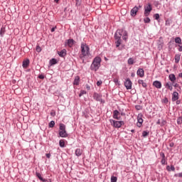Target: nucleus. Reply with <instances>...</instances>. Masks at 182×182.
Instances as JSON below:
<instances>
[{"mask_svg":"<svg viewBox=\"0 0 182 182\" xmlns=\"http://www.w3.org/2000/svg\"><path fill=\"white\" fill-rule=\"evenodd\" d=\"M122 36L124 41H127V31L119 29L117 30L114 34V41L117 48H119L122 45Z\"/></svg>","mask_w":182,"mask_h":182,"instance_id":"1","label":"nucleus"},{"mask_svg":"<svg viewBox=\"0 0 182 182\" xmlns=\"http://www.w3.org/2000/svg\"><path fill=\"white\" fill-rule=\"evenodd\" d=\"M80 48H81V54L80 55V58L81 59H83L84 58H86L90 55V48H89V46H87V44L83 43L81 44Z\"/></svg>","mask_w":182,"mask_h":182,"instance_id":"2","label":"nucleus"},{"mask_svg":"<svg viewBox=\"0 0 182 182\" xmlns=\"http://www.w3.org/2000/svg\"><path fill=\"white\" fill-rule=\"evenodd\" d=\"M100 63H102V58L100 57H95L90 66L91 70L97 72L100 68Z\"/></svg>","mask_w":182,"mask_h":182,"instance_id":"3","label":"nucleus"},{"mask_svg":"<svg viewBox=\"0 0 182 182\" xmlns=\"http://www.w3.org/2000/svg\"><path fill=\"white\" fill-rule=\"evenodd\" d=\"M109 123L115 129H120L124 124V121H116L114 119H109Z\"/></svg>","mask_w":182,"mask_h":182,"instance_id":"4","label":"nucleus"},{"mask_svg":"<svg viewBox=\"0 0 182 182\" xmlns=\"http://www.w3.org/2000/svg\"><path fill=\"white\" fill-rule=\"evenodd\" d=\"M60 131L59 136L60 137L66 138L68 137V132H66V125L65 124H60Z\"/></svg>","mask_w":182,"mask_h":182,"instance_id":"5","label":"nucleus"},{"mask_svg":"<svg viewBox=\"0 0 182 182\" xmlns=\"http://www.w3.org/2000/svg\"><path fill=\"white\" fill-rule=\"evenodd\" d=\"M151 11H153V7L151 6V4L150 3H148L146 6H144V16H149Z\"/></svg>","mask_w":182,"mask_h":182,"instance_id":"6","label":"nucleus"},{"mask_svg":"<svg viewBox=\"0 0 182 182\" xmlns=\"http://www.w3.org/2000/svg\"><path fill=\"white\" fill-rule=\"evenodd\" d=\"M137 123L136 126L137 127H141L143 126V115L139 114L137 117Z\"/></svg>","mask_w":182,"mask_h":182,"instance_id":"7","label":"nucleus"},{"mask_svg":"<svg viewBox=\"0 0 182 182\" xmlns=\"http://www.w3.org/2000/svg\"><path fill=\"white\" fill-rule=\"evenodd\" d=\"M124 86L127 90H130L132 89V80L127 78L124 82Z\"/></svg>","mask_w":182,"mask_h":182,"instance_id":"8","label":"nucleus"},{"mask_svg":"<svg viewBox=\"0 0 182 182\" xmlns=\"http://www.w3.org/2000/svg\"><path fill=\"white\" fill-rule=\"evenodd\" d=\"M120 112H119L117 110H114L113 112V119H115L116 120H120L121 117Z\"/></svg>","mask_w":182,"mask_h":182,"instance_id":"9","label":"nucleus"},{"mask_svg":"<svg viewBox=\"0 0 182 182\" xmlns=\"http://www.w3.org/2000/svg\"><path fill=\"white\" fill-rule=\"evenodd\" d=\"M139 11V7L134 6L132 10H131V15L132 16H136L137 15V12Z\"/></svg>","mask_w":182,"mask_h":182,"instance_id":"10","label":"nucleus"},{"mask_svg":"<svg viewBox=\"0 0 182 182\" xmlns=\"http://www.w3.org/2000/svg\"><path fill=\"white\" fill-rule=\"evenodd\" d=\"M136 74L139 77H143L144 76V70L143 68L138 69Z\"/></svg>","mask_w":182,"mask_h":182,"instance_id":"11","label":"nucleus"},{"mask_svg":"<svg viewBox=\"0 0 182 182\" xmlns=\"http://www.w3.org/2000/svg\"><path fill=\"white\" fill-rule=\"evenodd\" d=\"M153 86L156 87V89H161V82L160 81L156 80L153 82Z\"/></svg>","mask_w":182,"mask_h":182,"instance_id":"12","label":"nucleus"},{"mask_svg":"<svg viewBox=\"0 0 182 182\" xmlns=\"http://www.w3.org/2000/svg\"><path fill=\"white\" fill-rule=\"evenodd\" d=\"M163 45H164V43L163 42V38H159V42H158V48L159 49H163Z\"/></svg>","mask_w":182,"mask_h":182,"instance_id":"13","label":"nucleus"},{"mask_svg":"<svg viewBox=\"0 0 182 182\" xmlns=\"http://www.w3.org/2000/svg\"><path fill=\"white\" fill-rule=\"evenodd\" d=\"M29 63H30L29 59L23 60L22 64L23 68L24 69H26L29 66Z\"/></svg>","mask_w":182,"mask_h":182,"instance_id":"14","label":"nucleus"},{"mask_svg":"<svg viewBox=\"0 0 182 182\" xmlns=\"http://www.w3.org/2000/svg\"><path fill=\"white\" fill-rule=\"evenodd\" d=\"M36 177H38V178H39V180H41V181H43V182L48 181V180H46L42 177V175L39 172H36Z\"/></svg>","mask_w":182,"mask_h":182,"instance_id":"15","label":"nucleus"},{"mask_svg":"<svg viewBox=\"0 0 182 182\" xmlns=\"http://www.w3.org/2000/svg\"><path fill=\"white\" fill-rule=\"evenodd\" d=\"M168 79L169 80H171V82H172V83H174L177 78L176 77V75L174 74H170L168 75Z\"/></svg>","mask_w":182,"mask_h":182,"instance_id":"16","label":"nucleus"},{"mask_svg":"<svg viewBox=\"0 0 182 182\" xmlns=\"http://www.w3.org/2000/svg\"><path fill=\"white\" fill-rule=\"evenodd\" d=\"M172 100L173 102H176V100H178V92H174L173 93Z\"/></svg>","mask_w":182,"mask_h":182,"instance_id":"17","label":"nucleus"},{"mask_svg":"<svg viewBox=\"0 0 182 182\" xmlns=\"http://www.w3.org/2000/svg\"><path fill=\"white\" fill-rule=\"evenodd\" d=\"M58 55L60 56V58H65V56H66V49H63L58 52Z\"/></svg>","mask_w":182,"mask_h":182,"instance_id":"18","label":"nucleus"},{"mask_svg":"<svg viewBox=\"0 0 182 182\" xmlns=\"http://www.w3.org/2000/svg\"><path fill=\"white\" fill-rule=\"evenodd\" d=\"M165 87L169 90H173V85L171 82H168L165 84Z\"/></svg>","mask_w":182,"mask_h":182,"instance_id":"19","label":"nucleus"},{"mask_svg":"<svg viewBox=\"0 0 182 182\" xmlns=\"http://www.w3.org/2000/svg\"><path fill=\"white\" fill-rule=\"evenodd\" d=\"M80 82V77L79 76H76L75 77L73 85H75L76 86H77Z\"/></svg>","mask_w":182,"mask_h":182,"instance_id":"20","label":"nucleus"},{"mask_svg":"<svg viewBox=\"0 0 182 182\" xmlns=\"http://www.w3.org/2000/svg\"><path fill=\"white\" fill-rule=\"evenodd\" d=\"M82 153H83V151H82V149H77L75 150V155L77 157H80V156H82Z\"/></svg>","mask_w":182,"mask_h":182,"instance_id":"21","label":"nucleus"},{"mask_svg":"<svg viewBox=\"0 0 182 182\" xmlns=\"http://www.w3.org/2000/svg\"><path fill=\"white\" fill-rule=\"evenodd\" d=\"M138 83L139 85H141L142 87H147V84L143 80H139Z\"/></svg>","mask_w":182,"mask_h":182,"instance_id":"22","label":"nucleus"},{"mask_svg":"<svg viewBox=\"0 0 182 182\" xmlns=\"http://www.w3.org/2000/svg\"><path fill=\"white\" fill-rule=\"evenodd\" d=\"M93 97L95 100H97V102H100V95L97 93H94Z\"/></svg>","mask_w":182,"mask_h":182,"instance_id":"23","label":"nucleus"},{"mask_svg":"<svg viewBox=\"0 0 182 182\" xmlns=\"http://www.w3.org/2000/svg\"><path fill=\"white\" fill-rule=\"evenodd\" d=\"M166 170L168 171H176V168L174 167V166H171V167H170V166H168L166 167Z\"/></svg>","mask_w":182,"mask_h":182,"instance_id":"24","label":"nucleus"},{"mask_svg":"<svg viewBox=\"0 0 182 182\" xmlns=\"http://www.w3.org/2000/svg\"><path fill=\"white\" fill-rule=\"evenodd\" d=\"M178 62H180V55L179 54H176L175 55V63H178Z\"/></svg>","mask_w":182,"mask_h":182,"instance_id":"25","label":"nucleus"},{"mask_svg":"<svg viewBox=\"0 0 182 182\" xmlns=\"http://www.w3.org/2000/svg\"><path fill=\"white\" fill-rule=\"evenodd\" d=\"M68 46L72 47L73 46V39H69L68 41Z\"/></svg>","mask_w":182,"mask_h":182,"instance_id":"26","label":"nucleus"},{"mask_svg":"<svg viewBox=\"0 0 182 182\" xmlns=\"http://www.w3.org/2000/svg\"><path fill=\"white\" fill-rule=\"evenodd\" d=\"M144 23H150L151 22L150 18L146 16V18H144Z\"/></svg>","mask_w":182,"mask_h":182,"instance_id":"27","label":"nucleus"},{"mask_svg":"<svg viewBox=\"0 0 182 182\" xmlns=\"http://www.w3.org/2000/svg\"><path fill=\"white\" fill-rule=\"evenodd\" d=\"M134 63V60L132 58L128 59V65H133Z\"/></svg>","mask_w":182,"mask_h":182,"instance_id":"28","label":"nucleus"},{"mask_svg":"<svg viewBox=\"0 0 182 182\" xmlns=\"http://www.w3.org/2000/svg\"><path fill=\"white\" fill-rule=\"evenodd\" d=\"M175 42L176 43H178V44L181 43V38L180 37H176L175 38Z\"/></svg>","mask_w":182,"mask_h":182,"instance_id":"29","label":"nucleus"},{"mask_svg":"<svg viewBox=\"0 0 182 182\" xmlns=\"http://www.w3.org/2000/svg\"><path fill=\"white\" fill-rule=\"evenodd\" d=\"M59 144H60V146L65 147V140L63 139L60 140Z\"/></svg>","mask_w":182,"mask_h":182,"instance_id":"30","label":"nucleus"},{"mask_svg":"<svg viewBox=\"0 0 182 182\" xmlns=\"http://www.w3.org/2000/svg\"><path fill=\"white\" fill-rule=\"evenodd\" d=\"M0 35H1V36H4V35H5V28H1Z\"/></svg>","mask_w":182,"mask_h":182,"instance_id":"31","label":"nucleus"},{"mask_svg":"<svg viewBox=\"0 0 182 182\" xmlns=\"http://www.w3.org/2000/svg\"><path fill=\"white\" fill-rule=\"evenodd\" d=\"M51 65H56L58 63V61H56V59L53 58L50 60Z\"/></svg>","mask_w":182,"mask_h":182,"instance_id":"32","label":"nucleus"},{"mask_svg":"<svg viewBox=\"0 0 182 182\" xmlns=\"http://www.w3.org/2000/svg\"><path fill=\"white\" fill-rule=\"evenodd\" d=\"M177 124H182V117H179L177 119Z\"/></svg>","mask_w":182,"mask_h":182,"instance_id":"33","label":"nucleus"},{"mask_svg":"<svg viewBox=\"0 0 182 182\" xmlns=\"http://www.w3.org/2000/svg\"><path fill=\"white\" fill-rule=\"evenodd\" d=\"M36 50V52H38L39 53L40 52H42V48H41V46H37Z\"/></svg>","mask_w":182,"mask_h":182,"instance_id":"34","label":"nucleus"},{"mask_svg":"<svg viewBox=\"0 0 182 182\" xmlns=\"http://www.w3.org/2000/svg\"><path fill=\"white\" fill-rule=\"evenodd\" d=\"M111 182H117V177L112 176L111 177Z\"/></svg>","mask_w":182,"mask_h":182,"instance_id":"35","label":"nucleus"},{"mask_svg":"<svg viewBox=\"0 0 182 182\" xmlns=\"http://www.w3.org/2000/svg\"><path fill=\"white\" fill-rule=\"evenodd\" d=\"M142 136H143V137H147V136H149V132H146V131H144L142 132Z\"/></svg>","mask_w":182,"mask_h":182,"instance_id":"36","label":"nucleus"},{"mask_svg":"<svg viewBox=\"0 0 182 182\" xmlns=\"http://www.w3.org/2000/svg\"><path fill=\"white\" fill-rule=\"evenodd\" d=\"M49 127H55V121H51L49 123Z\"/></svg>","mask_w":182,"mask_h":182,"instance_id":"37","label":"nucleus"},{"mask_svg":"<svg viewBox=\"0 0 182 182\" xmlns=\"http://www.w3.org/2000/svg\"><path fill=\"white\" fill-rule=\"evenodd\" d=\"M161 164L164 165L166 164V159H164V154H163V158L161 161Z\"/></svg>","mask_w":182,"mask_h":182,"instance_id":"38","label":"nucleus"},{"mask_svg":"<svg viewBox=\"0 0 182 182\" xmlns=\"http://www.w3.org/2000/svg\"><path fill=\"white\" fill-rule=\"evenodd\" d=\"M154 18H155V19H156V21H158V19L160 18V15H159V14H156L154 15Z\"/></svg>","mask_w":182,"mask_h":182,"instance_id":"39","label":"nucleus"},{"mask_svg":"<svg viewBox=\"0 0 182 182\" xmlns=\"http://www.w3.org/2000/svg\"><path fill=\"white\" fill-rule=\"evenodd\" d=\"M83 95H86V91L82 90V91L80 92V95H79L80 97L81 96H83Z\"/></svg>","mask_w":182,"mask_h":182,"instance_id":"40","label":"nucleus"},{"mask_svg":"<svg viewBox=\"0 0 182 182\" xmlns=\"http://www.w3.org/2000/svg\"><path fill=\"white\" fill-rule=\"evenodd\" d=\"M100 85H102V81H97V86H100Z\"/></svg>","mask_w":182,"mask_h":182,"instance_id":"41","label":"nucleus"},{"mask_svg":"<svg viewBox=\"0 0 182 182\" xmlns=\"http://www.w3.org/2000/svg\"><path fill=\"white\" fill-rule=\"evenodd\" d=\"M172 85L174 86V87H178V84L172 82Z\"/></svg>","mask_w":182,"mask_h":182,"instance_id":"42","label":"nucleus"},{"mask_svg":"<svg viewBox=\"0 0 182 182\" xmlns=\"http://www.w3.org/2000/svg\"><path fill=\"white\" fill-rule=\"evenodd\" d=\"M47 159H50V154H46Z\"/></svg>","mask_w":182,"mask_h":182,"instance_id":"43","label":"nucleus"},{"mask_svg":"<svg viewBox=\"0 0 182 182\" xmlns=\"http://www.w3.org/2000/svg\"><path fill=\"white\" fill-rule=\"evenodd\" d=\"M86 89H87V90H90V86H89V85H86Z\"/></svg>","mask_w":182,"mask_h":182,"instance_id":"44","label":"nucleus"},{"mask_svg":"<svg viewBox=\"0 0 182 182\" xmlns=\"http://www.w3.org/2000/svg\"><path fill=\"white\" fill-rule=\"evenodd\" d=\"M38 77H39V79H44L45 78V77L43 75H39Z\"/></svg>","mask_w":182,"mask_h":182,"instance_id":"45","label":"nucleus"},{"mask_svg":"<svg viewBox=\"0 0 182 182\" xmlns=\"http://www.w3.org/2000/svg\"><path fill=\"white\" fill-rule=\"evenodd\" d=\"M178 50H179V52H182V46H179Z\"/></svg>","mask_w":182,"mask_h":182,"instance_id":"46","label":"nucleus"},{"mask_svg":"<svg viewBox=\"0 0 182 182\" xmlns=\"http://www.w3.org/2000/svg\"><path fill=\"white\" fill-rule=\"evenodd\" d=\"M131 76L132 77H134V76H136V74H134V73H132Z\"/></svg>","mask_w":182,"mask_h":182,"instance_id":"47","label":"nucleus"},{"mask_svg":"<svg viewBox=\"0 0 182 182\" xmlns=\"http://www.w3.org/2000/svg\"><path fill=\"white\" fill-rule=\"evenodd\" d=\"M114 83H117L119 82V80L115 78V79H114Z\"/></svg>","mask_w":182,"mask_h":182,"instance_id":"48","label":"nucleus"},{"mask_svg":"<svg viewBox=\"0 0 182 182\" xmlns=\"http://www.w3.org/2000/svg\"><path fill=\"white\" fill-rule=\"evenodd\" d=\"M178 176L182 178V173H178Z\"/></svg>","mask_w":182,"mask_h":182,"instance_id":"49","label":"nucleus"},{"mask_svg":"<svg viewBox=\"0 0 182 182\" xmlns=\"http://www.w3.org/2000/svg\"><path fill=\"white\" fill-rule=\"evenodd\" d=\"M173 146H174V144L173 143H171L170 144V147H173Z\"/></svg>","mask_w":182,"mask_h":182,"instance_id":"50","label":"nucleus"},{"mask_svg":"<svg viewBox=\"0 0 182 182\" xmlns=\"http://www.w3.org/2000/svg\"><path fill=\"white\" fill-rule=\"evenodd\" d=\"M178 76L179 77H182V73H179Z\"/></svg>","mask_w":182,"mask_h":182,"instance_id":"51","label":"nucleus"},{"mask_svg":"<svg viewBox=\"0 0 182 182\" xmlns=\"http://www.w3.org/2000/svg\"><path fill=\"white\" fill-rule=\"evenodd\" d=\"M176 105H180V101H177Z\"/></svg>","mask_w":182,"mask_h":182,"instance_id":"52","label":"nucleus"},{"mask_svg":"<svg viewBox=\"0 0 182 182\" xmlns=\"http://www.w3.org/2000/svg\"><path fill=\"white\" fill-rule=\"evenodd\" d=\"M132 133H134V129L131 130Z\"/></svg>","mask_w":182,"mask_h":182,"instance_id":"53","label":"nucleus"},{"mask_svg":"<svg viewBox=\"0 0 182 182\" xmlns=\"http://www.w3.org/2000/svg\"><path fill=\"white\" fill-rule=\"evenodd\" d=\"M55 31V28L51 29V32H53Z\"/></svg>","mask_w":182,"mask_h":182,"instance_id":"54","label":"nucleus"},{"mask_svg":"<svg viewBox=\"0 0 182 182\" xmlns=\"http://www.w3.org/2000/svg\"><path fill=\"white\" fill-rule=\"evenodd\" d=\"M157 124H160V120L157 122Z\"/></svg>","mask_w":182,"mask_h":182,"instance_id":"55","label":"nucleus"},{"mask_svg":"<svg viewBox=\"0 0 182 182\" xmlns=\"http://www.w3.org/2000/svg\"><path fill=\"white\" fill-rule=\"evenodd\" d=\"M136 107L137 110H139V107H140L139 106Z\"/></svg>","mask_w":182,"mask_h":182,"instance_id":"56","label":"nucleus"},{"mask_svg":"<svg viewBox=\"0 0 182 182\" xmlns=\"http://www.w3.org/2000/svg\"><path fill=\"white\" fill-rule=\"evenodd\" d=\"M55 2H59V0H54Z\"/></svg>","mask_w":182,"mask_h":182,"instance_id":"57","label":"nucleus"},{"mask_svg":"<svg viewBox=\"0 0 182 182\" xmlns=\"http://www.w3.org/2000/svg\"><path fill=\"white\" fill-rule=\"evenodd\" d=\"M139 8H141V6H139Z\"/></svg>","mask_w":182,"mask_h":182,"instance_id":"58","label":"nucleus"}]
</instances>
